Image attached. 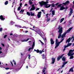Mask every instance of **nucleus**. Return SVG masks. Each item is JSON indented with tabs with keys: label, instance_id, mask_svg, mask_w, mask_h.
<instances>
[{
	"label": "nucleus",
	"instance_id": "5701e85b",
	"mask_svg": "<svg viewBox=\"0 0 74 74\" xmlns=\"http://www.w3.org/2000/svg\"><path fill=\"white\" fill-rule=\"evenodd\" d=\"M37 33L38 34H39V35H40V36H41L42 38L43 37V35L42 34L39 33L38 32H37Z\"/></svg>",
	"mask_w": 74,
	"mask_h": 74
},
{
	"label": "nucleus",
	"instance_id": "473e14b6",
	"mask_svg": "<svg viewBox=\"0 0 74 74\" xmlns=\"http://www.w3.org/2000/svg\"><path fill=\"white\" fill-rule=\"evenodd\" d=\"M52 15H55V10H53L52 11Z\"/></svg>",
	"mask_w": 74,
	"mask_h": 74
},
{
	"label": "nucleus",
	"instance_id": "4d7b16f0",
	"mask_svg": "<svg viewBox=\"0 0 74 74\" xmlns=\"http://www.w3.org/2000/svg\"><path fill=\"white\" fill-rule=\"evenodd\" d=\"M5 70H8V69H9V68H5Z\"/></svg>",
	"mask_w": 74,
	"mask_h": 74
},
{
	"label": "nucleus",
	"instance_id": "2eb2a0df",
	"mask_svg": "<svg viewBox=\"0 0 74 74\" xmlns=\"http://www.w3.org/2000/svg\"><path fill=\"white\" fill-rule=\"evenodd\" d=\"M69 1H66L65 3H63V4L64 5H66V4H69Z\"/></svg>",
	"mask_w": 74,
	"mask_h": 74
},
{
	"label": "nucleus",
	"instance_id": "393cba45",
	"mask_svg": "<svg viewBox=\"0 0 74 74\" xmlns=\"http://www.w3.org/2000/svg\"><path fill=\"white\" fill-rule=\"evenodd\" d=\"M19 71V70L18 69H17V70L14 69L13 70V71L14 72H16L17 71Z\"/></svg>",
	"mask_w": 74,
	"mask_h": 74
},
{
	"label": "nucleus",
	"instance_id": "bb28decb",
	"mask_svg": "<svg viewBox=\"0 0 74 74\" xmlns=\"http://www.w3.org/2000/svg\"><path fill=\"white\" fill-rule=\"evenodd\" d=\"M55 4H51V7H54L55 6Z\"/></svg>",
	"mask_w": 74,
	"mask_h": 74
},
{
	"label": "nucleus",
	"instance_id": "c756f323",
	"mask_svg": "<svg viewBox=\"0 0 74 74\" xmlns=\"http://www.w3.org/2000/svg\"><path fill=\"white\" fill-rule=\"evenodd\" d=\"M29 4H33V2L31 1V0H29Z\"/></svg>",
	"mask_w": 74,
	"mask_h": 74
},
{
	"label": "nucleus",
	"instance_id": "72a5a7b5",
	"mask_svg": "<svg viewBox=\"0 0 74 74\" xmlns=\"http://www.w3.org/2000/svg\"><path fill=\"white\" fill-rule=\"evenodd\" d=\"M8 1H6L5 3V5H7V4H8Z\"/></svg>",
	"mask_w": 74,
	"mask_h": 74
},
{
	"label": "nucleus",
	"instance_id": "8fccbe9b",
	"mask_svg": "<svg viewBox=\"0 0 74 74\" xmlns=\"http://www.w3.org/2000/svg\"><path fill=\"white\" fill-rule=\"evenodd\" d=\"M37 32H38V33H40V34H41V32H40V31H37L36 32L37 33Z\"/></svg>",
	"mask_w": 74,
	"mask_h": 74
},
{
	"label": "nucleus",
	"instance_id": "de8ad7c7",
	"mask_svg": "<svg viewBox=\"0 0 74 74\" xmlns=\"http://www.w3.org/2000/svg\"><path fill=\"white\" fill-rule=\"evenodd\" d=\"M39 9H40L39 8H37L36 10V11H38V10H39Z\"/></svg>",
	"mask_w": 74,
	"mask_h": 74
},
{
	"label": "nucleus",
	"instance_id": "aec40b11",
	"mask_svg": "<svg viewBox=\"0 0 74 74\" xmlns=\"http://www.w3.org/2000/svg\"><path fill=\"white\" fill-rule=\"evenodd\" d=\"M33 48H34V47H32H32H30L28 50V51H30V50H31V49H33Z\"/></svg>",
	"mask_w": 74,
	"mask_h": 74
},
{
	"label": "nucleus",
	"instance_id": "cd10ccee",
	"mask_svg": "<svg viewBox=\"0 0 74 74\" xmlns=\"http://www.w3.org/2000/svg\"><path fill=\"white\" fill-rule=\"evenodd\" d=\"M30 14L31 16H34V14L33 13V12H31Z\"/></svg>",
	"mask_w": 74,
	"mask_h": 74
},
{
	"label": "nucleus",
	"instance_id": "f8f14e48",
	"mask_svg": "<svg viewBox=\"0 0 74 74\" xmlns=\"http://www.w3.org/2000/svg\"><path fill=\"white\" fill-rule=\"evenodd\" d=\"M52 64H54V63H55V59L53 58L52 59Z\"/></svg>",
	"mask_w": 74,
	"mask_h": 74
},
{
	"label": "nucleus",
	"instance_id": "338daca9",
	"mask_svg": "<svg viewBox=\"0 0 74 74\" xmlns=\"http://www.w3.org/2000/svg\"><path fill=\"white\" fill-rule=\"evenodd\" d=\"M27 32H28L27 31H25V33H27Z\"/></svg>",
	"mask_w": 74,
	"mask_h": 74
},
{
	"label": "nucleus",
	"instance_id": "ea45409f",
	"mask_svg": "<svg viewBox=\"0 0 74 74\" xmlns=\"http://www.w3.org/2000/svg\"><path fill=\"white\" fill-rule=\"evenodd\" d=\"M50 21V18H47V22H49Z\"/></svg>",
	"mask_w": 74,
	"mask_h": 74
},
{
	"label": "nucleus",
	"instance_id": "6e6d98bb",
	"mask_svg": "<svg viewBox=\"0 0 74 74\" xmlns=\"http://www.w3.org/2000/svg\"><path fill=\"white\" fill-rule=\"evenodd\" d=\"M22 3H20V7H22Z\"/></svg>",
	"mask_w": 74,
	"mask_h": 74
},
{
	"label": "nucleus",
	"instance_id": "f03ea898",
	"mask_svg": "<svg viewBox=\"0 0 74 74\" xmlns=\"http://www.w3.org/2000/svg\"><path fill=\"white\" fill-rule=\"evenodd\" d=\"M48 3H49V2L48 1L45 2L44 1H42L41 2L39 3V4H40L41 6L45 5V8H49V7H51V4H48Z\"/></svg>",
	"mask_w": 74,
	"mask_h": 74
},
{
	"label": "nucleus",
	"instance_id": "7ed1b4c3",
	"mask_svg": "<svg viewBox=\"0 0 74 74\" xmlns=\"http://www.w3.org/2000/svg\"><path fill=\"white\" fill-rule=\"evenodd\" d=\"M62 4H60L59 5H58L57 7H60V10L61 11H62V10H65V9L66 8H67V7H66V8H65L64 6H60L61 5H62Z\"/></svg>",
	"mask_w": 74,
	"mask_h": 74
},
{
	"label": "nucleus",
	"instance_id": "603ef678",
	"mask_svg": "<svg viewBox=\"0 0 74 74\" xmlns=\"http://www.w3.org/2000/svg\"><path fill=\"white\" fill-rule=\"evenodd\" d=\"M64 64H63V65L62 66V68L64 67Z\"/></svg>",
	"mask_w": 74,
	"mask_h": 74
},
{
	"label": "nucleus",
	"instance_id": "bf43d9fd",
	"mask_svg": "<svg viewBox=\"0 0 74 74\" xmlns=\"http://www.w3.org/2000/svg\"><path fill=\"white\" fill-rule=\"evenodd\" d=\"M52 9H51V10H50V12H52Z\"/></svg>",
	"mask_w": 74,
	"mask_h": 74
},
{
	"label": "nucleus",
	"instance_id": "c9c22d12",
	"mask_svg": "<svg viewBox=\"0 0 74 74\" xmlns=\"http://www.w3.org/2000/svg\"><path fill=\"white\" fill-rule=\"evenodd\" d=\"M67 47H65L64 49H63V51H64L66 50V48H67Z\"/></svg>",
	"mask_w": 74,
	"mask_h": 74
},
{
	"label": "nucleus",
	"instance_id": "0eeeda50",
	"mask_svg": "<svg viewBox=\"0 0 74 74\" xmlns=\"http://www.w3.org/2000/svg\"><path fill=\"white\" fill-rule=\"evenodd\" d=\"M41 12H38V14L37 15L38 18H41Z\"/></svg>",
	"mask_w": 74,
	"mask_h": 74
},
{
	"label": "nucleus",
	"instance_id": "774afa93",
	"mask_svg": "<svg viewBox=\"0 0 74 74\" xmlns=\"http://www.w3.org/2000/svg\"><path fill=\"white\" fill-rule=\"evenodd\" d=\"M72 7H73V8H74V5H73V6H72Z\"/></svg>",
	"mask_w": 74,
	"mask_h": 74
},
{
	"label": "nucleus",
	"instance_id": "dca6fc26",
	"mask_svg": "<svg viewBox=\"0 0 74 74\" xmlns=\"http://www.w3.org/2000/svg\"><path fill=\"white\" fill-rule=\"evenodd\" d=\"M0 19H1V20H2V21H4V20L5 19V18H3V16L2 15H1L0 16Z\"/></svg>",
	"mask_w": 74,
	"mask_h": 74
},
{
	"label": "nucleus",
	"instance_id": "7c9ffc66",
	"mask_svg": "<svg viewBox=\"0 0 74 74\" xmlns=\"http://www.w3.org/2000/svg\"><path fill=\"white\" fill-rule=\"evenodd\" d=\"M27 15H29V16H30V13L29 12H27Z\"/></svg>",
	"mask_w": 74,
	"mask_h": 74
},
{
	"label": "nucleus",
	"instance_id": "2f4dec72",
	"mask_svg": "<svg viewBox=\"0 0 74 74\" xmlns=\"http://www.w3.org/2000/svg\"><path fill=\"white\" fill-rule=\"evenodd\" d=\"M15 26H16V27H20V28L22 27H21V26L20 25H15Z\"/></svg>",
	"mask_w": 74,
	"mask_h": 74
},
{
	"label": "nucleus",
	"instance_id": "4be33fe9",
	"mask_svg": "<svg viewBox=\"0 0 74 74\" xmlns=\"http://www.w3.org/2000/svg\"><path fill=\"white\" fill-rule=\"evenodd\" d=\"M15 22H13L12 21H11L10 22V24L11 25H13V24H14Z\"/></svg>",
	"mask_w": 74,
	"mask_h": 74
},
{
	"label": "nucleus",
	"instance_id": "3c124183",
	"mask_svg": "<svg viewBox=\"0 0 74 74\" xmlns=\"http://www.w3.org/2000/svg\"><path fill=\"white\" fill-rule=\"evenodd\" d=\"M21 10V11L22 12V14H23L22 13L23 12H24V10Z\"/></svg>",
	"mask_w": 74,
	"mask_h": 74
},
{
	"label": "nucleus",
	"instance_id": "e433bc0d",
	"mask_svg": "<svg viewBox=\"0 0 74 74\" xmlns=\"http://www.w3.org/2000/svg\"><path fill=\"white\" fill-rule=\"evenodd\" d=\"M28 56V59H30V56H31V55H30V54H29Z\"/></svg>",
	"mask_w": 74,
	"mask_h": 74
},
{
	"label": "nucleus",
	"instance_id": "6e6552de",
	"mask_svg": "<svg viewBox=\"0 0 74 74\" xmlns=\"http://www.w3.org/2000/svg\"><path fill=\"white\" fill-rule=\"evenodd\" d=\"M34 51H36L37 53H40V54H41V53H42V51H39L38 49H37V50H36L35 49L34 50Z\"/></svg>",
	"mask_w": 74,
	"mask_h": 74
},
{
	"label": "nucleus",
	"instance_id": "f257e3e1",
	"mask_svg": "<svg viewBox=\"0 0 74 74\" xmlns=\"http://www.w3.org/2000/svg\"><path fill=\"white\" fill-rule=\"evenodd\" d=\"M73 27H71L69 28V29L67 30V32H64V33L62 34V35H61L62 33L63 32V28L61 27L60 26H59L58 29L59 30L58 31V33H59V35L58 36V38H60L62 37V38H64V37H65L66 36V35L67 33H69V32L73 29Z\"/></svg>",
	"mask_w": 74,
	"mask_h": 74
},
{
	"label": "nucleus",
	"instance_id": "5fc2aeb1",
	"mask_svg": "<svg viewBox=\"0 0 74 74\" xmlns=\"http://www.w3.org/2000/svg\"><path fill=\"white\" fill-rule=\"evenodd\" d=\"M59 3H56L55 5H58V4H59Z\"/></svg>",
	"mask_w": 74,
	"mask_h": 74
},
{
	"label": "nucleus",
	"instance_id": "a878e982",
	"mask_svg": "<svg viewBox=\"0 0 74 74\" xmlns=\"http://www.w3.org/2000/svg\"><path fill=\"white\" fill-rule=\"evenodd\" d=\"M67 62H64L62 63L64 65H65L66 64H67Z\"/></svg>",
	"mask_w": 74,
	"mask_h": 74
},
{
	"label": "nucleus",
	"instance_id": "79ce46f5",
	"mask_svg": "<svg viewBox=\"0 0 74 74\" xmlns=\"http://www.w3.org/2000/svg\"><path fill=\"white\" fill-rule=\"evenodd\" d=\"M58 39H56V43L58 42Z\"/></svg>",
	"mask_w": 74,
	"mask_h": 74
},
{
	"label": "nucleus",
	"instance_id": "f3484780",
	"mask_svg": "<svg viewBox=\"0 0 74 74\" xmlns=\"http://www.w3.org/2000/svg\"><path fill=\"white\" fill-rule=\"evenodd\" d=\"M45 69H46V68H44L43 69V70H42V74H45V73L44 72L45 71Z\"/></svg>",
	"mask_w": 74,
	"mask_h": 74
},
{
	"label": "nucleus",
	"instance_id": "4468645a",
	"mask_svg": "<svg viewBox=\"0 0 74 74\" xmlns=\"http://www.w3.org/2000/svg\"><path fill=\"white\" fill-rule=\"evenodd\" d=\"M72 44V43H68L67 44V46L64 45V47H70V46H71V45Z\"/></svg>",
	"mask_w": 74,
	"mask_h": 74
},
{
	"label": "nucleus",
	"instance_id": "9d476101",
	"mask_svg": "<svg viewBox=\"0 0 74 74\" xmlns=\"http://www.w3.org/2000/svg\"><path fill=\"white\" fill-rule=\"evenodd\" d=\"M70 11L69 14V16H70L72 14H73V9L71 8H70Z\"/></svg>",
	"mask_w": 74,
	"mask_h": 74
},
{
	"label": "nucleus",
	"instance_id": "a18cd8bd",
	"mask_svg": "<svg viewBox=\"0 0 74 74\" xmlns=\"http://www.w3.org/2000/svg\"><path fill=\"white\" fill-rule=\"evenodd\" d=\"M7 35H5L4 36V38H6V37H7Z\"/></svg>",
	"mask_w": 74,
	"mask_h": 74
},
{
	"label": "nucleus",
	"instance_id": "c85d7f7f",
	"mask_svg": "<svg viewBox=\"0 0 74 74\" xmlns=\"http://www.w3.org/2000/svg\"><path fill=\"white\" fill-rule=\"evenodd\" d=\"M62 59L63 61H65L66 60L65 59V57H63L62 58Z\"/></svg>",
	"mask_w": 74,
	"mask_h": 74
},
{
	"label": "nucleus",
	"instance_id": "58836bf2",
	"mask_svg": "<svg viewBox=\"0 0 74 74\" xmlns=\"http://www.w3.org/2000/svg\"><path fill=\"white\" fill-rule=\"evenodd\" d=\"M73 40L72 41V42H73V41L74 40V37H73V36L72 37L71 39H73Z\"/></svg>",
	"mask_w": 74,
	"mask_h": 74
},
{
	"label": "nucleus",
	"instance_id": "e2e57ef3",
	"mask_svg": "<svg viewBox=\"0 0 74 74\" xmlns=\"http://www.w3.org/2000/svg\"><path fill=\"white\" fill-rule=\"evenodd\" d=\"M41 43V44H42V45H44V43H43V42H42Z\"/></svg>",
	"mask_w": 74,
	"mask_h": 74
},
{
	"label": "nucleus",
	"instance_id": "680f3d73",
	"mask_svg": "<svg viewBox=\"0 0 74 74\" xmlns=\"http://www.w3.org/2000/svg\"><path fill=\"white\" fill-rule=\"evenodd\" d=\"M23 28H25L26 29H27V27H23Z\"/></svg>",
	"mask_w": 74,
	"mask_h": 74
},
{
	"label": "nucleus",
	"instance_id": "412c9836",
	"mask_svg": "<svg viewBox=\"0 0 74 74\" xmlns=\"http://www.w3.org/2000/svg\"><path fill=\"white\" fill-rule=\"evenodd\" d=\"M70 71H72V72H73V68H72L69 71V72H70Z\"/></svg>",
	"mask_w": 74,
	"mask_h": 74
},
{
	"label": "nucleus",
	"instance_id": "864d4df0",
	"mask_svg": "<svg viewBox=\"0 0 74 74\" xmlns=\"http://www.w3.org/2000/svg\"><path fill=\"white\" fill-rule=\"evenodd\" d=\"M41 11H42V12H44V14H45V12H44V10H41Z\"/></svg>",
	"mask_w": 74,
	"mask_h": 74
},
{
	"label": "nucleus",
	"instance_id": "6ab92c4d",
	"mask_svg": "<svg viewBox=\"0 0 74 74\" xmlns=\"http://www.w3.org/2000/svg\"><path fill=\"white\" fill-rule=\"evenodd\" d=\"M42 58L43 59H44L45 58V55H44V54H42Z\"/></svg>",
	"mask_w": 74,
	"mask_h": 74
},
{
	"label": "nucleus",
	"instance_id": "b1692460",
	"mask_svg": "<svg viewBox=\"0 0 74 74\" xmlns=\"http://www.w3.org/2000/svg\"><path fill=\"white\" fill-rule=\"evenodd\" d=\"M64 18H61L60 20V23H62V21H63L64 20Z\"/></svg>",
	"mask_w": 74,
	"mask_h": 74
},
{
	"label": "nucleus",
	"instance_id": "20e7f679",
	"mask_svg": "<svg viewBox=\"0 0 74 74\" xmlns=\"http://www.w3.org/2000/svg\"><path fill=\"white\" fill-rule=\"evenodd\" d=\"M36 9V7H34V5L33 4L32 6V8L29 10L30 11H34Z\"/></svg>",
	"mask_w": 74,
	"mask_h": 74
},
{
	"label": "nucleus",
	"instance_id": "69168bd1",
	"mask_svg": "<svg viewBox=\"0 0 74 74\" xmlns=\"http://www.w3.org/2000/svg\"><path fill=\"white\" fill-rule=\"evenodd\" d=\"M60 68H59L58 69V71H59V70H60Z\"/></svg>",
	"mask_w": 74,
	"mask_h": 74
},
{
	"label": "nucleus",
	"instance_id": "0e129e2a",
	"mask_svg": "<svg viewBox=\"0 0 74 74\" xmlns=\"http://www.w3.org/2000/svg\"><path fill=\"white\" fill-rule=\"evenodd\" d=\"M30 29H31V30H34V29L31 28H30Z\"/></svg>",
	"mask_w": 74,
	"mask_h": 74
},
{
	"label": "nucleus",
	"instance_id": "49530a36",
	"mask_svg": "<svg viewBox=\"0 0 74 74\" xmlns=\"http://www.w3.org/2000/svg\"><path fill=\"white\" fill-rule=\"evenodd\" d=\"M2 30H3V29L2 28H0V32H1L2 31Z\"/></svg>",
	"mask_w": 74,
	"mask_h": 74
},
{
	"label": "nucleus",
	"instance_id": "9b49d317",
	"mask_svg": "<svg viewBox=\"0 0 74 74\" xmlns=\"http://www.w3.org/2000/svg\"><path fill=\"white\" fill-rule=\"evenodd\" d=\"M71 41V38H70L68 39V40H67L66 41V44H67V42H68V43H69V42H70V41Z\"/></svg>",
	"mask_w": 74,
	"mask_h": 74
},
{
	"label": "nucleus",
	"instance_id": "39448f33",
	"mask_svg": "<svg viewBox=\"0 0 74 74\" xmlns=\"http://www.w3.org/2000/svg\"><path fill=\"white\" fill-rule=\"evenodd\" d=\"M7 66V64H6L5 65H4V64H3V63H2L0 61V67H1L2 68H4V66Z\"/></svg>",
	"mask_w": 74,
	"mask_h": 74
},
{
	"label": "nucleus",
	"instance_id": "a19ab883",
	"mask_svg": "<svg viewBox=\"0 0 74 74\" xmlns=\"http://www.w3.org/2000/svg\"><path fill=\"white\" fill-rule=\"evenodd\" d=\"M69 24H71V20H70L69 21Z\"/></svg>",
	"mask_w": 74,
	"mask_h": 74
},
{
	"label": "nucleus",
	"instance_id": "13d9d810",
	"mask_svg": "<svg viewBox=\"0 0 74 74\" xmlns=\"http://www.w3.org/2000/svg\"><path fill=\"white\" fill-rule=\"evenodd\" d=\"M1 45H2L3 47H4V44L2 43Z\"/></svg>",
	"mask_w": 74,
	"mask_h": 74
},
{
	"label": "nucleus",
	"instance_id": "c03bdc74",
	"mask_svg": "<svg viewBox=\"0 0 74 74\" xmlns=\"http://www.w3.org/2000/svg\"><path fill=\"white\" fill-rule=\"evenodd\" d=\"M49 14H46V16L47 18H48V15Z\"/></svg>",
	"mask_w": 74,
	"mask_h": 74
},
{
	"label": "nucleus",
	"instance_id": "f704fd0d",
	"mask_svg": "<svg viewBox=\"0 0 74 74\" xmlns=\"http://www.w3.org/2000/svg\"><path fill=\"white\" fill-rule=\"evenodd\" d=\"M35 46V42H33V44L32 45V47H34Z\"/></svg>",
	"mask_w": 74,
	"mask_h": 74
},
{
	"label": "nucleus",
	"instance_id": "ddd939ff",
	"mask_svg": "<svg viewBox=\"0 0 74 74\" xmlns=\"http://www.w3.org/2000/svg\"><path fill=\"white\" fill-rule=\"evenodd\" d=\"M50 41L51 42V45H53V44H54V41H53V39L52 38H51L50 40Z\"/></svg>",
	"mask_w": 74,
	"mask_h": 74
},
{
	"label": "nucleus",
	"instance_id": "423d86ee",
	"mask_svg": "<svg viewBox=\"0 0 74 74\" xmlns=\"http://www.w3.org/2000/svg\"><path fill=\"white\" fill-rule=\"evenodd\" d=\"M63 40H64V39H62L59 42H56V47H58V46L59 45V44H60V43L62 42L63 41Z\"/></svg>",
	"mask_w": 74,
	"mask_h": 74
},
{
	"label": "nucleus",
	"instance_id": "1a4fd4ad",
	"mask_svg": "<svg viewBox=\"0 0 74 74\" xmlns=\"http://www.w3.org/2000/svg\"><path fill=\"white\" fill-rule=\"evenodd\" d=\"M64 54H63L61 56H59L57 58V60L59 61V60L60 59H61V58H62V57H63V56H64Z\"/></svg>",
	"mask_w": 74,
	"mask_h": 74
},
{
	"label": "nucleus",
	"instance_id": "a211bd4d",
	"mask_svg": "<svg viewBox=\"0 0 74 74\" xmlns=\"http://www.w3.org/2000/svg\"><path fill=\"white\" fill-rule=\"evenodd\" d=\"M29 40V38H28L27 40L24 39L21 40L22 42H25V41H27Z\"/></svg>",
	"mask_w": 74,
	"mask_h": 74
},
{
	"label": "nucleus",
	"instance_id": "4c0bfd02",
	"mask_svg": "<svg viewBox=\"0 0 74 74\" xmlns=\"http://www.w3.org/2000/svg\"><path fill=\"white\" fill-rule=\"evenodd\" d=\"M21 8L20 7H19L17 9L18 11H19V10H21Z\"/></svg>",
	"mask_w": 74,
	"mask_h": 74
},
{
	"label": "nucleus",
	"instance_id": "052dcab7",
	"mask_svg": "<svg viewBox=\"0 0 74 74\" xmlns=\"http://www.w3.org/2000/svg\"><path fill=\"white\" fill-rule=\"evenodd\" d=\"M24 5H25V6H27V4H25Z\"/></svg>",
	"mask_w": 74,
	"mask_h": 74
},
{
	"label": "nucleus",
	"instance_id": "09e8293b",
	"mask_svg": "<svg viewBox=\"0 0 74 74\" xmlns=\"http://www.w3.org/2000/svg\"><path fill=\"white\" fill-rule=\"evenodd\" d=\"M42 38H43V39L44 41H46V38H45V39H44V38H43V37H42Z\"/></svg>",
	"mask_w": 74,
	"mask_h": 74
},
{
	"label": "nucleus",
	"instance_id": "37998d69",
	"mask_svg": "<svg viewBox=\"0 0 74 74\" xmlns=\"http://www.w3.org/2000/svg\"><path fill=\"white\" fill-rule=\"evenodd\" d=\"M13 61L14 62V63L15 65H16V62H15V61H14V60H13Z\"/></svg>",
	"mask_w": 74,
	"mask_h": 74
}]
</instances>
